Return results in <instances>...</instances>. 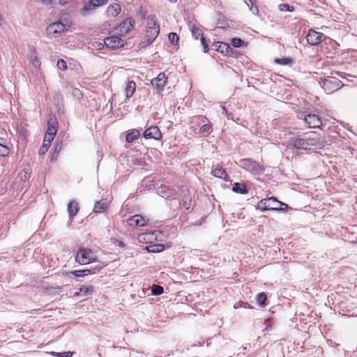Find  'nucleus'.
Returning <instances> with one entry per match:
<instances>
[{
  "label": "nucleus",
  "instance_id": "nucleus-1",
  "mask_svg": "<svg viewBox=\"0 0 357 357\" xmlns=\"http://www.w3.org/2000/svg\"><path fill=\"white\" fill-rule=\"evenodd\" d=\"M291 145L298 149L316 151L324 146L325 142L321 137H296L291 141Z\"/></svg>",
  "mask_w": 357,
  "mask_h": 357
},
{
  "label": "nucleus",
  "instance_id": "nucleus-2",
  "mask_svg": "<svg viewBox=\"0 0 357 357\" xmlns=\"http://www.w3.org/2000/svg\"><path fill=\"white\" fill-rule=\"evenodd\" d=\"M257 208L262 211L266 210H281L284 211L288 208L287 204L278 202L274 197H269L261 199L257 204Z\"/></svg>",
  "mask_w": 357,
  "mask_h": 357
},
{
  "label": "nucleus",
  "instance_id": "nucleus-3",
  "mask_svg": "<svg viewBox=\"0 0 357 357\" xmlns=\"http://www.w3.org/2000/svg\"><path fill=\"white\" fill-rule=\"evenodd\" d=\"M239 166L254 175H260L264 172V167L250 158L241 159Z\"/></svg>",
  "mask_w": 357,
  "mask_h": 357
},
{
  "label": "nucleus",
  "instance_id": "nucleus-4",
  "mask_svg": "<svg viewBox=\"0 0 357 357\" xmlns=\"http://www.w3.org/2000/svg\"><path fill=\"white\" fill-rule=\"evenodd\" d=\"M96 255L89 248H80L76 255V261L83 265L96 261Z\"/></svg>",
  "mask_w": 357,
  "mask_h": 357
},
{
  "label": "nucleus",
  "instance_id": "nucleus-5",
  "mask_svg": "<svg viewBox=\"0 0 357 357\" xmlns=\"http://www.w3.org/2000/svg\"><path fill=\"white\" fill-rule=\"evenodd\" d=\"M320 83L324 91L328 93L339 89L342 86V82L334 77L321 78Z\"/></svg>",
  "mask_w": 357,
  "mask_h": 357
},
{
  "label": "nucleus",
  "instance_id": "nucleus-6",
  "mask_svg": "<svg viewBox=\"0 0 357 357\" xmlns=\"http://www.w3.org/2000/svg\"><path fill=\"white\" fill-rule=\"evenodd\" d=\"M108 0H84L83 7L80 10V13L82 15H87L91 14L96 8L105 5Z\"/></svg>",
  "mask_w": 357,
  "mask_h": 357
},
{
  "label": "nucleus",
  "instance_id": "nucleus-7",
  "mask_svg": "<svg viewBox=\"0 0 357 357\" xmlns=\"http://www.w3.org/2000/svg\"><path fill=\"white\" fill-rule=\"evenodd\" d=\"M105 45L110 49L121 47L125 44V40L118 36L113 35L104 40Z\"/></svg>",
  "mask_w": 357,
  "mask_h": 357
},
{
  "label": "nucleus",
  "instance_id": "nucleus-8",
  "mask_svg": "<svg viewBox=\"0 0 357 357\" xmlns=\"http://www.w3.org/2000/svg\"><path fill=\"white\" fill-rule=\"evenodd\" d=\"M67 29L66 26L61 22L50 24L47 27V33L51 37H56L58 34L64 32Z\"/></svg>",
  "mask_w": 357,
  "mask_h": 357
},
{
  "label": "nucleus",
  "instance_id": "nucleus-9",
  "mask_svg": "<svg viewBox=\"0 0 357 357\" xmlns=\"http://www.w3.org/2000/svg\"><path fill=\"white\" fill-rule=\"evenodd\" d=\"M326 38V36L322 33L314 30H310L306 36L307 43L311 45H317Z\"/></svg>",
  "mask_w": 357,
  "mask_h": 357
},
{
  "label": "nucleus",
  "instance_id": "nucleus-10",
  "mask_svg": "<svg viewBox=\"0 0 357 357\" xmlns=\"http://www.w3.org/2000/svg\"><path fill=\"white\" fill-rule=\"evenodd\" d=\"M133 22L130 18L126 19L116 28V32L123 36L127 35L133 28Z\"/></svg>",
  "mask_w": 357,
  "mask_h": 357
},
{
  "label": "nucleus",
  "instance_id": "nucleus-11",
  "mask_svg": "<svg viewBox=\"0 0 357 357\" xmlns=\"http://www.w3.org/2000/svg\"><path fill=\"white\" fill-rule=\"evenodd\" d=\"M149 221V218L146 216H142L141 215H135L130 218L127 222L128 225L130 227H143L145 226L148 222Z\"/></svg>",
  "mask_w": 357,
  "mask_h": 357
},
{
  "label": "nucleus",
  "instance_id": "nucleus-12",
  "mask_svg": "<svg viewBox=\"0 0 357 357\" xmlns=\"http://www.w3.org/2000/svg\"><path fill=\"white\" fill-rule=\"evenodd\" d=\"M304 122L310 128H319L321 125V119L316 114H308L304 118Z\"/></svg>",
  "mask_w": 357,
  "mask_h": 357
},
{
  "label": "nucleus",
  "instance_id": "nucleus-13",
  "mask_svg": "<svg viewBox=\"0 0 357 357\" xmlns=\"http://www.w3.org/2000/svg\"><path fill=\"white\" fill-rule=\"evenodd\" d=\"M159 31L158 29H146V34L144 36V40H142V44L143 46L146 47L150 44H151L155 39L158 36Z\"/></svg>",
  "mask_w": 357,
  "mask_h": 357
},
{
  "label": "nucleus",
  "instance_id": "nucleus-14",
  "mask_svg": "<svg viewBox=\"0 0 357 357\" xmlns=\"http://www.w3.org/2000/svg\"><path fill=\"white\" fill-rule=\"evenodd\" d=\"M167 77L164 73H160L157 77L151 80V85L157 90L161 91L167 84Z\"/></svg>",
  "mask_w": 357,
  "mask_h": 357
},
{
  "label": "nucleus",
  "instance_id": "nucleus-15",
  "mask_svg": "<svg viewBox=\"0 0 357 357\" xmlns=\"http://www.w3.org/2000/svg\"><path fill=\"white\" fill-rule=\"evenodd\" d=\"M144 137L146 139H159L161 137V132L157 126H151L144 132Z\"/></svg>",
  "mask_w": 357,
  "mask_h": 357
},
{
  "label": "nucleus",
  "instance_id": "nucleus-16",
  "mask_svg": "<svg viewBox=\"0 0 357 357\" xmlns=\"http://www.w3.org/2000/svg\"><path fill=\"white\" fill-rule=\"evenodd\" d=\"M213 46L214 47V50L226 56H229L232 52L231 47L228 44L223 42L215 43Z\"/></svg>",
  "mask_w": 357,
  "mask_h": 357
},
{
  "label": "nucleus",
  "instance_id": "nucleus-17",
  "mask_svg": "<svg viewBox=\"0 0 357 357\" xmlns=\"http://www.w3.org/2000/svg\"><path fill=\"white\" fill-rule=\"evenodd\" d=\"M121 11V7L119 3H112L109 5L106 10L107 17H116Z\"/></svg>",
  "mask_w": 357,
  "mask_h": 357
},
{
  "label": "nucleus",
  "instance_id": "nucleus-18",
  "mask_svg": "<svg viewBox=\"0 0 357 357\" xmlns=\"http://www.w3.org/2000/svg\"><path fill=\"white\" fill-rule=\"evenodd\" d=\"M156 238L155 232L143 233L140 234L137 236V239L139 243H151L153 240Z\"/></svg>",
  "mask_w": 357,
  "mask_h": 357
},
{
  "label": "nucleus",
  "instance_id": "nucleus-19",
  "mask_svg": "<svg viewBox=\"0 0 357 357\" xmlns=\"http://www.w3.org/2000/svg\"><path fill=\"white\" fill-rule=\"evenodd\" d=\"M93 289L92 285H82L79 291L75 293V296H89L93 292Z\"/></svg>",
  "mask_w": 357,
  "mask_h": 357
},
{
  "label": "nucleus",
  "instance_id": "nucleus-20",
  "mask_svg": "<svg viewBox=\"0 0 357 357\" xmlns=\"http://www.w3.org/2000/svg\"><path fill=\"white\" fill-rule=\"evenodd\" d=\"M136 90V84L133 81H129L125 88L126 96L130 98L133 96Z\"/></svg>",
  "mask_w": 357,
  "mask_h": 357
},
{
  "label": "nucleus",
  "instance_id": "nucleus-21",
  "mask_svg": "<svg viewBox=\"0 0 357 357\" xmlns=\"http://www.w3.org/2000/svg\"><path fill=\"white\" fill-rule=\"evenodd\" d=\"M232 190L234 192L242 195L247 194L248 192L246 185L243 183H234Z\"/></svg>",
  "mask_w": 357,
  "mask_h": 357
},
{
  "label": "nucleus",
  "instance_id": "nucleus-22",
  "mask_svg": "<svg viewBox=\"0 0 357 357\" xmlns=\"http://www.w3.org/2000/svg\"><path fill=\"white\" fill-rule=\"evenodd\" d=\"M108 206V203L105 199H102L100 201H98L95 203L94 207H93V211L95 213H100L102 211H104L107 209Z\"/></svg>",
  "mask_w": 357,
  "mask_h": 357
},
{
  "label": "nucleus",
  "instance_id": "nucleus-23",
  "mask_svg": "<svg viewBox=\"0 0 357 357\" xmlns=\"http://www.w3.org/2000/svg\"><path fill=\"white\" fill-rule=\"evenodd\" d=\"M47 132L56 134L57 131V121L54 116L50 117L47 123Z\"/></svg>",
  "mask_w": 357,
  "mask_h": 357
},
{
  "label": "nucleus",
  "instance_id": "nucleus-24",
  "mask_svg": "<svg viewBox=\"0 0 357 357\" xmlns=\"http://www.w3.org/2000/svg\"><path fill=\"white\" fill-rule=\"evenodd\" d=\"M158 29V31H160V26L156 22V19L154 15H150L147 18V23H146V29Z\"/></svg>",
  "mask_w": 357,
  "mask_h": 357
},
{
  "label": "nucleus",
  "instance_id": "nucleus-25",
  "mask_svg": "<svg viewBox=\"0 0 357 357\" xmlns=\"http://www.w3.org/2000/svg\"><path fill=\"white\" fill-rule=\"evenodd\" d=\"M79 210L78 204L75 201H71L68 205V211L70 217L75 215Z\"/></svg>",
  "mask_w": 357,
  "mask_h": 357
},
{
  "label": "nucleus",
  "instance_id": "nucleus-26",
  "mask_svg": "<svg viewBox=\"0 0 357 357\" xmlns=\"http://www.w3.org/2000/svg\"><path fill=\"white\" fill-rule=\"evenodd\" d=\"M189 28L192 37L196 40L198 39L199 36L201 35V29H199V26L192 22H190Z\"/></svg>",
  "mask_w": 357,
  "mask_h": 357
},
{
  "label": "nucleus",
  "instance_id": "nucleus-27",
  "mask_svg": "<svg viewBox=\"0 0 357 357\" xmlns=\"http://www.w3.org/2000/svg\"><path fill=\"white\" fill-rule=\"evenodd\" d=\"M211 173L213 174V175L214 176L220 178L221 179L226 181L227 178V174L226 172L225 171V169H223L221 167L215 168V169H213L211 172Z\"/></svg>",
  "mask_w": 357,
  "mask_h": 357
},
{
  "label": "nucleus",
  "instance_id": "nucleus-28",
  "mask_svg": "<svg viewBox=\"0 0 357 357\" xmlns=\"http://www.w3.org/2000/svg\"><path fill=\"white\" fill-rule=\"evenodd\" d=\"M29 61L32 65L36 68L40 66V61L38 59V56L36 50H31L29 54Z\"/></svg>",
  "mask_w": 357,
  "mask_h": 357
},
{
  "label": "nucleus",
  "instance_id": "nucleus-29",
  "mask_svg": "<svg viewBox=\"0 0 357 357\" xmlns=\"http://www.w3.org/2000/svg\"><path fill=\"white\" fill-rule=\"evenodd\" d=\"M139 132L137 130H131L126 135V141L128 142H132L139 136Z\"/></svg>",
  "mask_w": 357,
  "mask_h": 357
},
{
  "label": "nucleus",
  "instance_id": "nucleus-30",
  "mask_svg": "<svg viewBox=\"0 0 357 357\" xmlns=\"http://www.w3.org/2000/svg\"><path fill=\"white\" fill-rule=\"evenodd\" d=\"M145 250L149 252L157 253L162 251L163 245L160 244L151 245L146 246Z\"/></svg>",
  "mask_w": 357,
  "mask_h": 357
},
{
  "label": "nucleus",
  "instance_id": "nucleus-31",
  "mask_svg": "<svg viewBox=\"0 0 357 357\" xmlns=\"http://www.w3.org/2000/svg\"><path fill=\"white\" fill-rule=\"evenodd\" d=\"M30 176L29 168L23 169L18 174V178L22 182H25Z\"/></svg>",
  "mask_w": 357,
  "mask_h": 357
},
{
  "label": "nucleus",
  "instance_id": "nucleus-32",
  "mask_svg": "<svg viewBox=\"0 0 357 357\" xmlns=\"http://www.w3.org/2000/svg\"><path fill=\"white\" fill-rule=\"evenodd\" d=\"M245 4L248 6L250 10L254 14L257 15L259 9L256 5L252 2V0H244Z\"/></svg>",
  "mask_w": 357,
  "mask_h": 357
},
{
  "label": "nucleus",
  "instance_id": "nucleus-33",
  "mask_svg": "<svg viewBox=\"0 0 357 357\" xmlns=\"http://www.w3.org/2000/svg\"><path fill=\"white\" fill-rule=\"evenodd\" d=\"M151 291L154 295H160L163 292V287L159 285L153 284L151 287Z\"/></svg>",
  "mask_w": 357,
  "mask_h": 357
},
{
  "label": "nucleus",
  "instance_id": "nucleus-34",
  "mask_svg": "<svg viewBox=\"0 0 357 357\" xmlns=\"http://www.w3.org/2000/svg\"><path fill=\"white\" fill-rule=\"evenodd\" d=\"M50 144L43 141V146L40 148L39 149V155H43L44 154H45V153L47 151L48 149L50 148Z\"/></svg>",
  "mask_w": 357,
  "mask_h": 357
},
{
  "label": "nucleus",
  "instance_id": "nucleus-35",
  "mask_svg": "<svg viewBox=\"0 0 357 357\" xmlns=\"http://www.w3.org/2000/svg\"><path fill=\"white\" fill-rule=\"evenodd\" d=\"M275 63L282 66H288L291 63V59L289 58H283L280 59H276Z\"/></svg>",
  "mask_w": 357,
  "mask_h": 357
},
{
  "label": "nucleus",
  "instance_id": "nucleus-36",
  "mask_svg": "<svg viewBox=\"0 0 357 357\" xmlns=\"http://www.w3.org/2000/svg\"><path fill=\"white\" fill-rule=\"evenodd\" d=\"M169 40L172 45L177 44L179 38L178 35L176 33H170L168 36Z\"/></svg>",
  "mask_w": 357,
  "mask_h": 357
},
{
  "label": "nucleus",
  "instance_id": "nucleus-37",
  "mask_svg": "<svg viewBox=\"0 0 357 357\" xmlns=\"http://www.w3.org/2000/svg\"><path fill=\"white\" fill-rule=\"evenodd\" d=\"M56 134H54V133H52V132H46V134L45 135V137H44V139L43 141L49 143L51 144L52 140L54 139V136H55Z\"/></svg>",
  "mask_w": 357,
  "mask_h": 357
},
{
  "label": "nucleus",
  "instance_id": "nucleus-38",
  "mask_svg": "<svg viewBox=\"0 0 357 357\" xmlns=\"http://www.w3.org/2000/svg\"><path fill=\"white\" fill-rule=\"evenodd\" d=\"M266 301V296L264 293L259 294L257 296V301L259 305H264Z\"/></svg>",
  "mask_w": 357,
  "mask_h": 357
},
{
  "label": "nucleus",
  "instance_id": "nucleus-39",
  "mask_svg": "<svg viewBox=\"0 0 357 357\" xmlns=\"http://www.w3.org/2000/svg\"><path fill=\"white\" fill-rule=\"evenodd\" d=\"M279 9L280 11H288V12H293L294 11V7L290 6L288 4H280L279 6Z\"/></svg>",
  "mask_w": 357,
  "mask_h": 357
},
{
  "label": "nucleus",
  "instance_id": "nucleus-40",
  "mask_svg": "<svg viewBox=\"0 0 357 357\" xmlns=\"http://www.w3.org/2000/svg\"><path fill=\"white\" fill-rule=\"evenodd\" d=\"M56 66L59 69L61 70H66L67 69L66 62L63 59H59L57 61Z\"/></svg>",
  "mask_w": 357,
  "mask_h": 357
},
{
  "label": "nucleus",
  "instance_id": "nucleus-41",
  "mask_svg": "<svg viewBox=\"0 0 357 357\" xmlns=\"http://www.w3.org/2000/svg\"><path fill=\"white\" fill-rule=\"evenodd\" d=\"M53 356H57V357H69L72 356L73 353L70 351L68 352H62V353H56V352H52L51 353Z\"/></svg>",
  "mask_w": 357,
  "mask_h": 357
},
{
  "label": "nucleus",
  "instance_id": "nucleus-42",
  "mask_svg": "<svg viewBox=\"0 0 357 357\" xmlns=\"http://www.w3.org/2000/svg\"><path fill=\"white\" fill-rule=\"evenodd\" d=\"M243 41L240 38H234L231 39V44L235 47H239L241 46Z\"/></svg>",
  "mask_w": 357,
  "mask_h": 357
},
{
  "label": "nucleus",
  "instance_id": "nucleus-43",
  "mask_svg": "<svg viewBox=\"0 0 357 357\" xmlns=\"http://www.w3.org/2000/svg\"><path fill=\"white\" fill-rule=\"evenodd\" d=\"M9 153L8 149L2 144H0V155L6 156Z\"/></svg>",
  "mask_w": 357,
  "mask_h": 357
},
{
  "label": "nucleus",
  "instance_id": "nucleus-44",
  "mask_svg": "<svg viewBox=\"0 0 357 357\" xmlns=\"http://www.w3.org/2000/svg\"><path fill=\"white\" fill-rule=\"evenodd\" d=\"M70 274H72L76 277H84L87 275V273H84V271H82V270H76L70 272Z\"/></svg>",
  "mask_w": 357,
  "mask_h": 357
},
{
  "label": "nucleus",
  "instance_id": "nucleus-45",
  "mask_svg": "<svg viewBox=\"0 0 357 357\" xmlns=\"http://www.w3.org/2000/svg\"><path fill=\"white\" fill-rule=\"evenodd\" d=\"M56 0H41V2L45 6H53Z\"/></svg>",
  "mask_w": 357,
  "mask_h": 357
},
{
  "label": "nucleus",
  "instance_id": "nucleus-46",
  "mask_svg": "<svg viewBox=\"0 0 357 357\" xmlns=\"http://www.w3.org/2000/svg\"><path fill=\"white\" fill-rule=\"evenodd\" d=\"M73 95L77 98H79L82 96V92L78 89H74L73 90Z\"/></svg>",
  "mask_w": 357,
  "mask_h": 357
},
{
  "label": "nucleus",
  "instance_id": "nucleus-47",
  "mask_svg": "<svg viewBox=\"0 0 357 357\" xmlns=\"http://www.w3.org/2000/svg\"><path fill=\"white\" fill-rule=\"evenodd\" d=\"M211 130V126L208 125V124H203L202 125V132H209Z\"/></svg>",
  "mask_w": 357,
  "mask_h": 357
},
{
  "label": "nucleus",
  "instance_id": "nucleus-48",
  "mask_svg": "<svg viewBox=\"0 0 357 357\" xmlns=\"http://www.w3.org/2000/svg\"><path fill=\"white\" fill-rule=\"evenodd\" d=\"M202 48L205 52H206L208 50V47L207 44L205 43V39L202 37Z\"/></svg>",
  "mask_w": 357,
  "mask_h": 357
},
{
  "label": "nucleus",
  "instance_id": "nucleus-49",
  "mask_svg": "<svg viewBox=\"0 0 357 357\" xmlns=\"http://www.w3.org/2000/svg\"><path fill=\"white\" fill-rule=\"evenodd\" d=\"M70 1H71V0H59V4H60V5L63 6V5H65V4L68 3H69Z\"/></svg>",
  "mask_w": 357,
  "mask_h": 357
},
{
  "label": "nucleus",
  "instance_id": "nucleus-50",
  "mask_svg": "<svg viewBox=\"0 0 357 357\" xmlns=\"http://www.w3.org/2000/svg\"><path fill=\"white\" fill-rule=\"evenodd\" d=\"M82 271H84V273H87V275L91 273V271L89 269L82 270Z\"/></svg>",
  "mask_w": 357,
  "mask_h": 357
},
{
  "label": "nucleus",
  "instance_id": "nucleus-51",
  "mask_svg": "<svg viewBox=\"0 0 357 357\" xmlns=\"http://www.w3.org/2000/svg\"><path fill=\"white\" fill-rule=\"evenodd\" d=\"M170 2L172 3H175L176 1V0H169Z\"/></svg>",
  "mask_w": 357,
  "mask_h": 357
},
{
  "label": "nucleus",
  "instance_id": "nucleus-52",
  "mask_svg": "<svg viewBox=\"0 0 357 357\" xmlns=\"http://www.w3.org/2000/svg\"><path fill=\"white\" fill-rule=\"evenodd\" d=\"M279 208H284V205H278Z\"/></svg>",
  "mask_w": 357,
  "mask_h": 357
},
{
  "label": "nucleus",
  "instance_id": "nucleus-53",
  "mask_svg": "<svg viewBox=\"0 0 357 357\" xmlns=\"http://www.w3.org/2000/svg\"><path fill=\"white\" fill-rule=\"evenodd\" d=\"M223 112H226V109L225 107H222Z\"/></svg>",
  "mask_w": 357,
  "mask_h": 357
},
{
  "label": "nucleus",
  "instance_id": "nucleus-54",
  "mask_svg": "<svg viewBox=\"0 0 357 357\" xmlns=\"http://www.w3.org/2000/svg\"><path fill=\"white\" fill-rule=\"evenodd\" d=\"M234 308H237L238 307L236 306V305H234Z\"/></svg>",
  "mask_w": 357,
  "mask_h": 357
}]
</instances>
